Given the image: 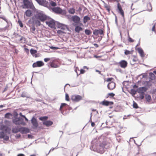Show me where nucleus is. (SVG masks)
Masks as SVG:
<instances>
[{"label": "nucleus", "mask_w": 156, "mask_h": 156, "mask_svg": "<svg viewBox=\"0 0 156 156\" xmlns=\"http://www.w3.org/2000/svg\"><path fill=\"white\" fill-rule=\"evenodd\" d=\"M65 99L67 101H69V95L68 94L66 93L65 95Z\"/></svg>", "instance_id": "603ef678"}, {"label": "nucleus", "mask_w": 156, "mask_h": 156, "mask_svg": "<svg viewBox=\"0 0 156 156\" xmlns=\"http://www.w3.org/2000/svg\"><path fill=\"white\" fill-rule=\"evenodd\" d=\"M23 3L26 8L33 9L34 8L32 3L31 2L28 0H23Z\"/></svg>", "instance_id": "423d86ee"}, {"label": "nucleus", "mask_w": 156, "mask_h": 156, "mask_svg": "<svg viewBox=\"0 0 156 156\" xmlns=\"http://www.w3.org/2000/svg\"><path fill=\"white\" fill-rule=\"evenodd\" d=\"M133 107L135 108H139L137 104L134 101H133Z\"/></svg>", "instance_id": "c03bdc74"}, {"label": "nucleus", "mask_w": 156, "mask_h": 156, "mask_svg": "<svg viewBox=\"0 0 156 156\" xmlns=\"http://www.w3.org/2000/svg\"><path fill=\"white\" fill-rule=\"evenodd\" d=\"M100 104H101L104 106H108L109 105H113L114 104V103L113 101H108L104 100L100 103Z\"/></svg>", "instance_id": "a211bd4d"}, {"label": "nucleus", "mask_w": 156, "mask_h": 156, "mask_svg": "<svg viewBox=\"0 0 156 156\" xmlns=\"http://www.w3.org/2000/svg\"><path fill=\"white\" fill-rule=\"evenodd\" d=\"M113 79V78H108L107 80V82H110Z\"/></svg>", "instance_id": "774afa93"}, {"label": "nucleus", "mask_w": 156, "mask_h": 156, "mask_svg": "<svg viewBox=\"0 0 156 156\" xmlns=\"http://www.w3.org/2000/svg\"><path fill=\"white\" fill-rule=\"evenodd\" d=\"M128 41L130 42H133L134 41V40L131 38L129 36L128 37Z\"/></svg>", "instance_id": "bf43d9fd"}, {"label": "nucleus", "mask_w": 156, "mask_h": 156, "mask_svg": "<svg viewBox=\"0 0 156 156\" xmlns=\"http://www.w3.org/2000/svg\"><path fill=\"white\" fill-rule=\"evenodd\" d=\"M71 98L73 101L78 102L82 99V97L79 95H73L71 96Z\"/></svg>", "instance_id": "6e6552de"}, {"label": "nucleus", "mask_w": 156, "mask_h": 156, "mask_svg": "<svg viewBox=\"0 0 156 156\" xmlns=\"http://www.w3.org/2000/svg\"><path fill=\"white\" fill-rule=\"evenodd\" d=\"M0 18L2 19L3 20H5L7 23H8V20L6 19L4 16L0 17Z\"/></svg>", "instance_id": "e2e57ef3"}, {"label": "nucleus", "mask_w": 156, "mask_h": 156, "mask_svg": "<svg viewBox=\"0 0 156 156\" xmlns=\"http://www.w3.org/2000/svg\"><path fill=\"white\" fill-rule=\"evenodd\" d=\"M90 30L88 29H86L85 30V33L87 35H89L91 34Z\"/></svg>", "instance_id": "ea45409f"}, {"label": "nucleus", "mask_w": 156, "mask_h": 156, "mask_svg": "<svg viewBox=\"0 0 156 156\" xmlns=\"http://www.w3.org/2000/svg\"><path fill=\"white\" fill-rule=\"evenodd\" d=\"M68 11L69 13L71 14H74L75 12V9L73 8H70Z\"/></svg>", "instance_id": "c9c22d12"}, {"label": "nucleus", "mask_w": 156, "mask_h": 156, "mask_svg": "<svg viewBox=\"0 0 156 156\" xmlns=\"http://www.w3.org/2000/svg\"><path fill=\"white\" fill-rule=\"evenodd\" d=\"M46 23L49 27L51 28H54L55 27V23L54 20H52L48 21H46Z\"/></svg>", "instance_id": "ddd939ff"}, {"label": "nucleus", "mask_w": 156, "mask_h": 156, "mask_svg": "<svg viewBox=\"0 0 156 156\" xmlns=\"http://www.w3.org/2000/svg\"><path fill=\"white\" fill-rule=\"evenodd\" d=\"M12 114L9 113L8 112L6 113L5 115V117L7 119H10V117L12 116Z\"/></svg>", "instance_id": "cd10ccee"}, {"label": "nucleus", "mask_w": 156, "mask_h": 156, "mask_svg": "<svg viewBox=\"0 0 156 156\" xmlns=\"http://www.w3.org/2000/svg\"><path fill=\"white\" fill-rule=\"evenodd\" d=\"M50 5L53 7H55L57 5L56 3L52 1H51L50 2Z\"/></svg>", "instance_id": "79ce46f5"}, {"label": "nucleus", "mask_w": 156, "mask_h": 156, "mask_svg": "<svg viewBox=\"0 0 156 156\" xmlns=\"http://www.w3.org/2000/svg\"><path fill=\"white\" fill-rule=\"evenodd\" d=\"M53 122L50 120L44 121L43 122V125H45L47 126H49L53 124Z\"/></svg>", "instance_id": "5701e85b"}, {"label": "nucleus", "mask_w": 156, "mask_h": 156, "mask_svg": "<svg viewBox=\"0 0 156 156\" xmlns=\"http://www.w3.org/2000/svg\"><path fill=\"white\" fill-rule=\"evenodd\" d=\"M139 98L140 100H143L144 98V95L145 93H140Z\"/></svg>", "instance_id": "49530a36"}, {"label": "nucleus", "mask_w": 156, "mask_h": 156, "mask_svg": "<svg viewBox=\"0 0 156 156\" xmlns=\"http://www.w3.org/2000/svg\"><path fill=\"white\" fill-rule=\"evenodd\" d=\"M50 60V58H44V61L45 62H47L48 61Z\"/></svg>", "instance_id": "0e129e2a"}, {"label": "nucleus", "mask_w": 156, "mask_h": 156, "mask_svg": "<svg viewBox=\"0 0 156 156\" xmlns=\"http://www.w3.org/2000/svg\"><path fill=\"white\" fill-rule=\"evenodd\" d=\"M12 122L16 125H22L23 126L26 125L23 119L21 117L14 118L12 120Z\"/></svg>", "instance_id": "f03ea898"}, {"label": "nucleus", "mask_w": 156, "mask_h": 156, "mask_svg": "<svg viewBox=\"0 0 156 156\" xmlns=\"http://www.w3.org/2000/svg\"><path fill=\"white\" fill-rule=\"evenodd\" d=\"M104 7L107 10L108 12H109L110 10V8L109 6L107 4L104 5Z\"/></svg>", "instance_id": "72a5a7b5"}, {"label": "nucleus", "mask_w": 156, "mask_h": 156, "mask_svg": "<svg viewBox=\"0 0 156 156\" xmlns=\"http://www.w3.org/2000/svg\"><path fill=\"white\" fill-rule=\"evenodd\" d=\"M97 152L101 154H102L104 152V149L100 148V149L97 150Z\"/></svg>", "instance_id": "2f4dec72"}, {"label": "nucleus", "mask_w": 156, "mask_h": 156, "mask_svg": "<svg viewBox=\"0 0 156 156\" xmlns=\"http://www.w3.org/2000/svg\"><path fill=\"white\" fill-rule=\"evenodd\" d=\"M108 96L110 97V98H113L115 96V94L113 93H109L108 94Z\"/></svg>", "instance_id": "13d9d810"}, {"label": "nucleus", "mask_w": 156, "mask_h": 156, "mask_svg": "<svg viewBox=\"0 0 156 156\" xmlns=\"http://www.w3.org/2000/svg\"><path fill=\"white\" fill-rule=\"evenodd\" d=\"M69 107V106L65 103H62L61 105L59 110L62 114H64V110H65Z\"/></svg>", "instance_id": "1a4fd4ad"}, {"label": "nucleus", "mask_w": 156, "mask_h": 156, "mask_svg": "<svg viewBox=\"0 0 156 156\" xmlns=\"http://www.w3.org/2000/svg\"><path fill=\"white\" fill-rule=\"evenodd\" d=\"M21 96L23 98H25L27 97V93L25 92H23L21 94Z\"/></svg>", "instance_id": "6e6d98bb"}, {"label": "nucleus", "mask_w": 156, "mask_h": 156, "mask_svg": "<svg viewBox=\"0 0 156 156\" xmlns=\"http://www.w3.org/2000/svg\"><path fill=\"white\" fill-rule=\"evenodd\" d=\"M137 90H136L134 89H132L131 90L130 94L133 96H134L136 94Z\"/></svg>", "instance_id": "c756f323"}, {"label": "nucleus", "mask_w": 156, "mask_h": 156, "mask_svg": "<svg viewBox=\"0 0 156 156\" xmlns=\"http://www.w3.org/2000/svg\"><path fill=\"white\" fill-rule=\"evenodd\" d=\"M52 11L57 14H66L65 11L64 10L62 9L59 7H55L51 8L50 7V9Z\"/></svg>", "instance_id": "7ed1b4c3"}, {"label": "nucleus", "mask_w": 156, "mask_h": 156, "mask_svg": "<svg viewBox=\"0 0 156 156\" xmlns=\"http://www.w3.org/2000/svg\"><path fill=\"white\" fill-rule=\"evenodd\" d=\"M19 132L21 133H26L30 132L29 129L26 127H21L19 128Z\"/></svg>", "instance_id": "2eb2a0df"}, {"label": "nucleus", "mask_w": 156, "mask_h": 156, "mask_svg": "<svg viewBox=\"0 0 156 156\" xmlns=\"http://www.w3.org/2000/svg\"><path fill=\"white\" fill-rule=\"evenodd\" d=\"M50 66L51 67L53 68H57L58 67V66L54 63L53 62H51L50 63Z\"/></svg>", "instance_id": "e433bc0d"}, {"label": "nucleus", "mask_w": 156, "mask_h": 156, "mask_svg": "<svg viewBox=\"0 0 156 156\" xmlns=\"http://www.w3.org/2000/svg\"><path fill=\"white\" fill-rule=\"evenodd\" d=\"M19 128L18 129L16 127L12 128V132L13 133H17L19 132Z\"/></svg>", "instance_id": "c85d7f7f"}, {"label": "nucleus", "mask_w": 156, "mask_h": 156, "mask_svg": "<svg viewBox=\"0 0 156 156\" xmlns=\"http://www.w3.org/2000/svg\"><path fill=\"white\" fill-rule=\"evenodd\" d=\"M147 88L145 87H141L138 88L137 90V91L139 93H144V92L146 91Z\"/></svg>", "instance_id": "6ab92c4d"}, {"label": "nucleus", "mask_w": 156, "mask_h": 156, "mask_svg": "<svg viewBox=\"0 0 156 156\" xmlns=\"http://www.w3.org/2000/svg\"><path fill=\"white\" fill-rule=\"evenodd\" d=\"M5 134L3 131L0 132V138L3 139L5 136Z\"/></svg>", "instance_id": "4c0bfd02"}, {"label": "nucleus", "mask_w": 156, "mask_h": 156, "mask_svg": "<svg viewBox=\"0 0 156 156\" xmlns=\"http://www.w3.org/2000/svg\"><path fill=\"white\" fill-rule=\"evenodd\" d=\"M48 117L47 116H44L39 118V119L42 121H46L48 119Z\"/></svg>", "instance_id": "bb28decb"}, {"label": "nucleus", "mask_w": 156, "mask_h": 156, "mask_svg": "<svg viewBox=\"0 0 156 156\" xmlns=\"http://www.w3.org/2000/svg\"><path fill=\"white\" fill-rule=\"evenodd\" d=\"M147 7H149V8L148 9V11H151L152 9V8L151 6V4L150 3H149L147 4Z\"/></svg>", "instance_id": "8fccbe9b"}, {"label": "nucleus", "mask_w": 156, "mask_h": 156, "mask_svg": "<svg viewBox=\"0 0 156 156\" xmlns=\"http://www.w3.org/2000/svg\"><path fill=\"white\" fill-rule=\"evenodd\" d=\"M3 139L7 141L9 139V137L7 135H5V136L4 138H3Z\"/></svg>", "instance_id": "052dcab7"}, {"label": "nucleus", "mask_w": 156, "mask_h": 156, "mask_svg": "<svg viewBox=\"0 0 156 156\" xmlns=\"http://www.w3.org/2000/svg\"><path fill=\"white\" fill-rule=\"evenodd\" d=\"M119 65L122 68H125L127 66V62L125 60H122L118 63Z\"/></svg>", "instance_id": "4468645a"}, {"label": "nucleus", "mask_w": 156, "mask_h": 156, "mask_svg": "<svg viewBox=\"0 0 156 156\" xmlns=\"http://www.w3.org/2000/svg\"><path fill=\"white\" fill-rule=\"evenodd\" d=\"M30 139H32L33 137V136L30 134H28L27 136Z\"/></svg>", "instance_id": "338daca9"}, {"label": "nucleus", "mask_w": 156, "mask_h": 156, "mask_svg": "<svg viewBox=\"0 0 156 156\" xmlns=\"http://www.w3.org/2000/svg\"><path fill=\"white\" fill-rule=\"evenodd\" d=\"M13 115L14 118H17L18 114L15 111H14Z\"/></svg>", "instance_id": "a18cd8bd"}, {"label": "nucleus", "mask_w": 156, "mask_h": 156, "mask_svg": "<svg viewBox=\"0 0 156 156\" xmlns=\"http://www.w3.org/2000/svg\"><path fill=\"white\" fill-rule=\"evenodd\" d=\"M37 3L40 5L47 7L50 9V6H48V3L47 1L45 0H35Z\"/></svg>", "instance_id": "39448f33"}, {"label": "nucleus", "mask_w": 156, "mask_h": 156, "mask_svg": "<svg viewBox=\"0 0 156 156\" xmlns=\"http://www.w3.org/2000/svg\"><path fill=\"white\" fill-rule=\"evenodd\" d=\"M117 12L120 13L122 16L123 17V19L124 23L125 22V19H124V12L122 10V7L121 5L119 3H118L117 5Z\"/></svg>", "instance_id": "0eeeda50"}, {"label": "nucleus", "mask_w": 156, "mask_h": 156, "mask_svg": "<svg viewBox=\"0 0 156 156\" xmlns=\"http://www.w3.org/2000/svg\"><path fill=\"white\" fill-rule=\"evenodd\" d=\"M136 50H137L138 53L140 54V56L141 57H144L145 56V55L144 51L141 48H136Z\"/></svg>", "instance_id": "412c9836"}, {"label": "nucleus", "mask_w": 156, "mask_h": 156, "mask_svg": "<svg viewBox=\"0 0 156 156\" xmlns=\"http://www.w3.org/2000/svg\"><path fill=\"white\" fill-rule=\"evenodd\" d=\"M50 48L51 49H53V50H57L59 48L58 47H56L52 46H51L50 47Z\"/></svg>", "instance_id": "680f3d73"}, {"label": "nucleus", "mask_w": 156, "mask_h": 156, "mask_svg": "<svg viewBox=\"0 0 156 156\" xmlns=\"http://www.w3.org/2000/svg\"><path fill=\"white\" fill-rule=\"evenodd\" d=\"M145 99L146 100L148 101V102H149L151 100V96L149 95L147 96L146 95L145 97Z\"/></svg>", "instance_id": "f704fd0d"}, {"label": "nucleus", "mask_w": 156, "mask_h": 156, "mask_svg": "<svg viewBox=\"0 0 156 156\" xmlns=\"http://www.w3.org/2000/svg\"><path fill=\"white\" fill-rule=\"evenodd\" d=\"M57 33L58 34H62L66 33V31H62L61 30H58L57 31Z\"/></svg>", "instance_id": "de8ad7c7"}, {"label": "nucleus", "mask_w": 156, "mask_h": 156, "mask_svg": "<svg viewBox=\"0 0 156 156\" xmlns=\"http://www.w3.org/2000/svg\"><path fill=\"white\" fill-rule=\"evenodd\" d=\"M105 144H104L101 143L99 145L100 147L101 148L104 149L105 147Z\"/></svg>", "instance_id": "4d7b16f0"}, {"label": "nucleus", "mask_w": 156, "mask_h": 156, "mask_svg": "<svg viewBox=\"0 0 156 156\" xmlns=\"http://www.w3.org/2000/svg\"><path fill=\"white\" fill-rule=\"evenodd\" d=\"M92 113H91L90 114V119L89 121V122H90L91 123V126L92 127H94L95 125V124L94 122H93L91 121V117H92Z\"/></svg>", "instance_id": "58836bf2"}, {"label": "nucleus", "mask_w": 156, "mask_h": 156, "mask_svg": "<svg viewBox=\"0 0 156 156\" xmlns=\"http://www.w3.org/2000/svg\"><path fill=\"white\" fill-rule=\"evenodd\" d=\"M83 30V28L81 27L77 26H76L75 30V31L78 33H79L80 31Z\"/></svg>", "instance_id": "393cba45"}, {"label": "nucleus", "mask_w": 156, "mask_h": 156, "mask_svg": "<svg viewBox=\"0 0 156 156\" xmlns=\"http://www.w3.org/2000/svg\"><path fill=\"white\" fill-rule=\"evenodd\" d=\"M44 63L42 61H39L34 63L32 65V66L33 68L41 67L44 66Z\"/></svg>", "instance_id": "9b49d317"}, {"label": "nucleus", "mask_w": 156, "mask_h": 156, "mask_svg": "<svg viewBox=\"0 0 156 156\" xmlns=\"http://www.w3.org/2000/svg\"><path fill=\"white\" fill-rule=\"evenodd\" d=\"M58 24V28H60L62 30L65 31L66 33V30L68 29L66 25L60 23H59Z\"/></svg>", "instance_id": "f3484780"}, {"label": "nucleus", "mask_w": 156, "mask_h": 156, "mask_svg": "<svg viewBox=\"0 0 156 156\" xmlns=\"http://www.w3.org/2000/svg\"><path fill=\"white\" fill-rule=\"evenodd\" d=\"M4 130L5 133L9 134L11 129L9 127L7 126Z\"/></svg>", "instance_id": "a19ab883"}, {"label": "nucleus", "mask_w": 156, "mask_h": 156, "mask_svg": "<svg viewBox=\"0 0 156 156\" xmlns=\"http://www.w3.org/2000/svg\"><path fill=\"white\" fill-rule=\"evenodd\" d=\"M115 87V83L114 82L109 83L107 87L108 89L110 90H112Z\"/></svg>", "instance_id": "aec40b11"}, {"label": "nucleus", "mask_w": 156, "mask_h": 156, "mask_svg": "<svg viewBox=\"0 0 156 156\" xmlns=\"http://www.w3.org/2000/svg\"><path fill=\"white\" fill-rule=\"evenodd\" d=\"M32 14V12L31 10L30 9H27V10L25 12V14L26 16L27 17H30L31 16Z\"/></svg>", "instance_id": "b1692460"}, {"label": "nucleus", "mask_w": 156, "mask_h": 156, "mask_svg": "<svg viewBox=\"0 0 156 156\" xmlns=\"http://www.w3.org/2000/svg\"><path fill=\"white\" fill-rule=\"evenodd\" d=\"M30 121L32 125V128L34 129H36L39 126V124L37 119L35 117L33 116L32 117Z\"/></svg>", "instance_id": "20e7f679"}, {"label": "nucleus", "mask_w": 156, "mask_h": 156, "mask_svg": "<svg viewBox=\"0 0 156 156\" xmlns=\"http://www.w3.org/2000/svg\"><path fill=\"white\" fill-rule=\"evenodd\" d=\"M48 16L44 12L41 11H37L36 14L32 17L29 22H31L33 24H35L36 27L40 26L41 24V21L44 22L47 19Z\"/></svg>", "instance_id": "f257e3e1"}, {"label": "nucleus", "mask_w": 156, "mask_h": 156, "mask_svg": "<svg viewBox=\"0 0 156 156\" xmlns=\"http://www.w3.org/2000/svg\"><path fill=\"white\" fill-rule=\"evenodd\" d=\"M18 23H19L20 26L21 27H23V23H22V21L20 20H18Z\"/></svg>", "instance_id": "5fc2aeb1"}, {"label": "nucleus", "mask_w": 156, "mask_h": 156, "mask_svg": "<svg viewBox=\"0 0 156 156\" xmlns=\"http://www.w3.org/2000/svg\"><path fill=\"white\" fill-rule=\"evenodd\" d=\"M97 141V139H95L93 140L91 142V145L90 147V148L91 150L95 151V149L96 147V146L97 143L96 142Z\"/></svg>", "instance_id": "9d476101"}, {"label": "nucleus", "mask_w": 156, "mask_h": 156, "mask_svg": "<svg viewBox=\"0 0 156 156\" xmlns=\"http://www.w3.org/2000/svg\"><path fill=\"white\" fill-rule=\"evenodd\" d=\"M30 53L32 55L35 54L37 52V51L36 50L33 49H31L30 50Z\"/></svg>", "instance_id": "473e14b6"}, {"label": "nucleus", "mask_w": 156, "mask_h": 156, "mask_svg": "<svg viewBox=\"0 0 156 156\" xmlns=\"http://www.w3.org/2000/svg\"><path fill=\"white\" fill-rule=\"evenodd\" d=\"M149 76L152 77L151 79L153 80L155 76L154 73H149Z\"/></svg>", "instance_id": "3c124183"}, {"label": "nucleus", "mask_w": 156, "mask_h": 156, "mask_svg": "<svg viewBox=\"0 0 156 156\" xmlns=\"http://www.w3.org/2000/svg\"><path fill=\"white\" fill-rule=\"evenodd\" d=\"M7 127V126L4 125H1L0 126L1 130H5V129Z\"/></svg>", "instance_id": "864d4df0"}, {"label": "nucleus", "mask_w": 156, "mask_h": 156, "mask_svg": "<svg viewBox=\"0 0 156 156\" xmlns=\"http://www.w3.org/2000/svg\"><path fill=\"white\" fill-rule=\"evenodd\" d=\"M33 24V25L30 28V30L31 32H32V33H34V31L35 30V28L34 26V25H35V24Z\"/></svg>", "instance_id": "37998d69"}, {"label": "nucleus", "mask_w": 156, "mask_h": 156, "mask_svg": "<svg viewBox=\"0 0 156 156\" xmlns=\"http://www.w3.org/2000/svg\"><path fill=\"white\" fill-rule=\"evenodd\" d=\"M19 41L21 42H23L24 43L26 41L25 38L23 37L22 36L20 39Z\"/></svg>", "instance_id": "09e8293b"}, {"label": "nucleus", "mask_w": 156, "mask_h": 156, "mask_svg": "<svg viewBox=\"0 0 156 156\" xmlns=\"http://www.w3.org/2000/svg\"><path fill=\"white\" fill-rule=\"evenodd\" d=\"M85 72V71L83 69H81L80 70V73L83 74Z\"/></svg>", "instance_id": "69168bd1"}, {"label": "nucleus", "mask_w": 156, "mask_h": 156, "mask_svg": "<svg viewBox=\"0 0 156 156\" xmlns=\"http://www.w3.org/2000/svg\"><path fill=\"white\" fill-rule=\"evenodd\" d=\"M90 20V18L88 16H86L83 17V22L84 23H86L88 21Z\"/></svg>", "instance_id": "a878e982"}, {"label": "nucleus", "mask_w": 156, "mask_h": 156, "mask_svg": "<svg viewBox=\"0 0 156 156\" xmlns=\"http://www.w3.org/2000/svg\"><path fill=\"white\" fill-rule=\"evenodd\" d=\"M133 51H130L127 50H125L124 53L126 55L131 54H132Z\"/></svg>", "instance_id": "7c9ffc66"}, {"label": "nucleus", "mask_w": 156, "mask_h": 156, "mask_svg": "<svg viewBox=\"0 0 156 156\" xmlns=\"http://www.w3.org/2000/svg\"><path fill=\"white\" fill-rule=\"evenodd\" d=\"M81 150H82V146L81 145H77L76 147L73 148L72 149V151H79L77 152V154L76 155V156H77L80 151Z\"/></svg>", "instance_id": "4be33fe9"}, {"label": "nucleus", "mask_w": 156, "mask_h": 156, "mask_svg": "<svg viewBox=\"0 0 156 156\" xmlns=\"http://www.w3.org/2000/svg\"><path fill=\"white\" fill-rule=\"evenodd\" d=\"M104 31L101 29L94 30L93 31V34L95 36H97L99 34L104 35Z\"/></svg>", "instance_id": "dca6fc26"}, {"label": "nucleus", "mask_w": 156, "mask_h": 156, "mask_svg": "<svg viewBox=\"0 0 156 156\" xmlns=\"http://www.w3.org/2000/svg\"><path fill=\"white\" fill-rule=\"evenodd\" d=\"M71 19L76 24L79 23L80 22V18L77 15L72 16Z\"/></svg>", "instance_id": "f8f14e48"}]
</instances>
